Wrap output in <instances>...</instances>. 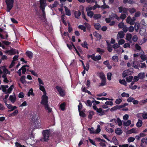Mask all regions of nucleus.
<instances>
[{
	"instance_id": "48",
	"label": "nucleus",
	"mask_w": 147,
	"mask_h": 147,
	"mask_svg": "<svg viewBox=\"0 0 147 147\" xmlns=\"http://www.w3.org/2000/svg\"><path fill=\"white\" fill-rule=\"evenodd\" d=\"M127 10L129 11L130 13H134L136 11V9L134 8L128 9Z\"/></svg>"
},
{
	"instance_id": "2",
	"label": "nucleus",
	"mask_w": 147,
	"mask_h": 147,
	"mask_svg": "<svg viewBox=\"0 0 147 147\" xmlns=\"http://www.w3.org/2000/svg\"><path fill=\"white\" fill-rule=\"evenodd\" d=\"M46 92H44V94L41 97L42 100L40 102L41 104L43 106H46L48 104V97L46 96Z\"/></svg>"
},
{
	"instance_id": "56",
	"label": "nucleus",
	"mask_w": 147,
	"mask_h": 147,
	"mask_svg": "<svg viewBox=\"0 0 147 147\" xmlns=\"http://www.w3.org/2000/svg\"><path fill=\"white\" fill-rule=\"evenodd\" d=\"M94 27L97 30H99L100 28V25L98 23H96L94 24Z\"/></svg>"
},
{
	"instance_id": "21",
	"label": "nucleus",
	"mask_w": 147,
	"mask_h": 147,
	"mask_svg": "<svg viewBox=\"0 0 147 147\" xmlns=\"http://www.w3.org/2000/svg\"><path fill=\"white\" fill-rule=\"evenodd\" d=\"M146 27H144L140 28V33L141 35H143L144 34L146 31Z\"/></svg>"
},
{
	"instance_id": "58",
	"label": "nucleus",
	"mask_w": 147,
	"mask_h": 147,
	"mask_svg": "<svg viewBox=\"0 0 147 147\" xmlns=\"http://www.w3.org/2000/svg\"><path fill=\"white\" fill-rule=\"evenodd\" d=\"M140 58L143 61H144L146 59V56L144 55H142L140 56Z\"/></svg>"
},
{
	"instance_id": "17",
	"label": "nucleus",
	"mask_w": 147,
	"mask_h": 147,
	"mask_svg": "<svg viewBox=\"0 0 147 147\" xmlns=\"http://www.w3.org/2000/svg\"><path fill=\"white\" fill-rule=\"evenodd\" d=\"M115 132L117 134L120 135L122 134L123 131L121 128H117L115 130Z\"/></svg>"
},
{
	"instance_id": "22",
	"label": "nucleus",
	"mask_w": 147,
	"mask_h": 147,
	"mask_svg": "<svg viewBox=\"0 0 147 147\" xmlns=\"http://www.w3.org/2000/svg\"><path fill=\"white\" fill-rule=\"evenodd\" d=\"M18 113V109H16L12 113L9 114V117H13L17 115Z\"/></svg>"
},
{
	"instance_id": "38",
	"label": "nucleus",
	"mask_w": 147,
	"mask_h": 147,
	"mask_svg": "<svg viewBox=\"0 0 147 147\" xmlns=\"http://www.w3.org/2000/svg\"><path fill=\"white\" fill-rule=\"evenodd\" d=\"M25 77L24 76H22L20 79V81L23 84H26V81L25 80Z\"/></svg>"
},
{
	"instance_id": "63",
	"label": "nucleus",
	"mask_w": 147,
	"mask_h": 147,
	"mask_svg": "<svg viewBox=\"0 0 147 147\" xmlns=\"http://www.w3.org/2000/svg\"><path fill=\"white\" fill-rule=\"evenodd\" d=\"M128 30L130 32H132L134 30V28L133 26H131L129 27Z\"/></svg>"
},
{
	"instance_id": "34",
	"label": "nucleus",
	"mask_w": 147,
	"mask_h": 147,
	"mask_svg": "<svg viewBox=\"0 0 147 147\" xmlns=\"http://www.w3.org/2000/svg\"><path fill=\"white\" fill-rule=\"evenodd\" d=\"M107 49L108 50V51L109 52H111L113 50L112 46L110 44L108 43V42L107 41Z\"/></svg>"
},
{
	"instance_id": "61",
	"label": "nucleus",
	"mask_w": 147,
	"mask_h": 147,
	"mask_svg": "<svg viewBox=\"0 0 147 147\" xmlns=\"http://www.w3.org/2000/svg\"><path fill=\"white\" fill-rule=\"evenodd\" d=\"M112 59L113 60L116 62L118 61V57L117 56H113L112 57Z\"/></svg>"
},
{
	"instance_id": "24",
	"label": "nucleus",
	"mask_w": 147,
	"mask_h": 147,
	"mask_svg": "<svg viewBox=\"0 0 147 147\" xmlns=\"http://www.w3.org/2000/svg\"><path fill=\"white\" fill-rule=\"evenodd\" d=\"M75 17L77 19L79 18L81 13L79 11H75L74 13Z\"/></svg>"
},
{
	"instance_id": "5",
	"label": "nucleus",
	"mask_w": 147,
	"mask_h": 147,
	"mask_svg": "<svg viewBox=\"0 0 147 147\" xmlns=\"http://www.w3.org/2000/svg\"><path fill=\"white\" fill-rule=\"evenodd\" d=\"M99 77L101 80V82L99 83V86L106 85V78L104 74H100Z\"/></svg>"
},
{
	"instance_id": "49",
	"label": "nucleus",
	"mask_w": 147,
	"mask_h": 147,
	"mask_svg": "<svg viewBox=\"0 0 147 147\" xmlns=\"http://www.w3.org/2000/svg\"><path fill=\"white\" fill-rule=\"evenodd\" d=\"M121 96L123 97H126L127 98L129 97V95L128 93H126L125 92H124L121 94Z\"/></svg>"
},
{
	"instance_id": "25",
	"label": "nucleus",
	"mask_w": 147,
	"mask_h": 147,
	"mask_svg": "<svg viewBox=\"0 0 147 147\" xmlns=\"http://www.w3.org/2000/svg\"><path fill=\"white\" fill-rule=\"evenodd\" d=\"M14 88V85H12L10 87L8 88L7 90V92L5 93V94H10L11 92V91L12 90L13 88Z\"/></svg>"
},
{
	"instance_id": "51",
	"label": "nucleus",
	"mask_w": 147,
	"mask_h": 147,
	"mask_svg": "<svg viewBox=\"0 0 147 147\" xmlns=\"http://www.w3.org/2000/svg\"><path fill=\"white\" fill-rule=\"evenodd\" d=\"M92 105V102H91V101L90 100H87L86 105L87 106L91 107Z\"/></svg>"
},
{
	"instance_id": "16",
	"label": "nucleus",
	"mask_w": 147,
	"mask_h": 147,
	"mask_svg": "<svg viewBox=\"0 0 147 147\" xmlns=\"http://www.w3.org/2000/svg\"><path fill=\"white\" fill-rule=\"evenodd\" d=\"M9 100L12 103H14L16 100V98L15 94L13 96L10 95Z\"/></svg>"
},
{
	"instance_id": "8",
	"label": "nucleus",
	"mask_w": 147,
	"mask_h": 147,
	"mask_svg": "<svg viewBox=\"0 0 147 147\" xmlns=\"http://www.w3.org/2000/svg\"><path fill=\"white\" fill-rule=\"evenodd\" d=\"M122 77L123 78H125L126 77V79L127 81L128 82H131L132 79H133V76H130L127 77V74H122Z\"/></svg>"
},
{
	"instance_id": "9",
	"label": "nucleus",
	"mask_w": 147,
	"mask_h": 147,
	"mask_svg": "<svg viewBox=\"0 0 147 147\" xmlns=\"http://www.w3.org/2000/svg\"><path fill=\"white\" fill-rule=\"evenodd\" d=\"M28 67L29 66L28 65H26L23 66L21 69H19L18 71L19 74H21V71L22 70V74H24L26 72V70L28 69Z\"/></svg>"
},
{
	"instance_id": "57",
	"label": "nucleus",
	"mask_w": 147,
	"mask_h": 147,
	"mask_svg": "<svg viewBox=\"0 0 147 147\" xmlns=\"http://www.w3.org/2000/svg\"><path fill=\"white\" fill-rule=\"evenodd\" d=\"M119 44H117V43H116L115 44H114L113 46V48L115 49H116L118 48H119Z\"/></svg>"
},
{
	"instance_id": "64",
	"label": "nucleus",
	"mask_w": 147,
	"mask_h": 147,
	"mask_svg": "<svg viewBox=\"0 0 147 147\" xmlns=\"http://www.w3.org/2000/svg\"><path fill=\"white\" fill-rule=\"evenodd\" d=\"M141 142L143 143H144L146 145H147V137L146 138H143L142 139Z\"/></svg>"
},
{
	"instance_id": "26",
	"label": "nucleus",
	"mask_w": 147,
	"mask_h": 147,
	"mask_svg": "<svg viewBox=\"0 0 147 147\" xmlns=\"http://www.w3.org/2000/svg\"><path fill=\"white\" fill-rule=\"evenodd\" d=\"M119 83L122 85H123L125 86H127V83L124 79H119Z\"/></svg>"
},
{
	"instance_id": "50",
	"label": "nucleus",
	"mask_w": 147,
	"mask_h": 147,
	"mask_svg": "<svg viewBox=\"0 0 147 147\" xmlns=\"http://www.w3.org/2000/svg\"><path fill=\"white\" fill-rule=\"evenodd\" d=\"M58 2L57 1H55L52 6H51V8H54L56 7L58 4Z\"/></svg>"
},
{
	"instance_id": "30",
	"label": "nucleus",
	"mask_w": 147,
	"mask_h": 147,
	"mask_svg": "<svg viewBox=\"0 0 147 147\" xmlns=\"http://www.w3.org/2000/svg\"><path fill=\"white\" fill-rule=\"evenodd\" d=\"M66 104L65 102L62 103L60 105L59 107L61 110L63 111L65 109Z\"/></svg>"
},
{
	"instance_id": "60",
	"label": "nucleus",
	"mask_w": 147,
	"mask_h": 147,
	"mask_svg": "<svg viewBox=\"0 0 147 147\" xmlns=\"http://www.w3.org/2000/svg\"><path fill=\"white\" fill-rule=\"evenodd\" d=\"M106 130L107 131H108L109 133V132L111 133H112L114 131L113 129L112 128H106Z\"/></svg>"
},
{
	"instance_id": "13",
	"label": "nucleus",
	"mask_w": 147,
	"mask_h": 147,
	"mask_svg": "<svg viewBox=\"0 0 147 147\" xmlns=\"http://www.w3.org/2000/svg\"><path fill=\"white\" fill-rule=\"evenodd\" d=\"M124 34L123 32L121 31L119 32L117 35V39L118 40L119 39L123 38L124 37Z\"/></svg>"
},
{
	"instance_id": "47",
	"label": "nucleus",
	"mask_w": 147,
	"mask_h": 147,
	"mask_svg": "<svg viewBox=\"0 0 147 147\" xmlns=\"http://www.w3.org/2000/svg\"><path fill=\"white\" fill-rule=\"evenodd\" d=\"M91 129H93V127H91V128H88V131H89L90 132V133L91 134H95V131H94V130H92Z\"/></svg>"
},
{
	"instance_id": "18",
	"label": "nucleus",
	"mask_w": 147,
	"mask_h": 147,
	"mask_svg": "<svg viewBox=\"0 0 147 147\" xmlns=\"http://www.w3.org/2000/svg\"><path fill=\"white\" fill-rule=\"evenodd\" d=\"M96 112L100 116H102L105 115L103 110L100 108H98Z\"/></svg>"
},
{
	"instance_id": "28",
	"label": "nucleus",
	"mask_w": 147,
	"mask_h": 147,
	"mask_svg": "<svg viewBox=\"0 0 147 147\" xmlns=\"http://www.w3.org/2000/svg\"><path fill=\"white\" fill-rule=\"evenodd\" d=\"M133 69H130L125 70L123 73V74H133L134 72L133 71Z\"/></svg>"
},
{
	"instance_id": "44",
	"label": "nucleus",
	"mask_w": 147,
	"mask_h": 147,
	"mask_svg": "<svg viewBox=\"0 0 147 147\" xmlns=\"http://www.w3.org/2000/svg\"><path fill=\"white\" fill-rule=\"evenodd\" d=\"M94 15V13L92 11H89L87 12L88 16L90 18H92Z\"/></svg>"
},
{
	"instance_id": "59",
	"label": "nucleus",
	"mask_w": 147,
	"mask_h": 147,
	"mask_svg": "<svg viewBox=\"0 0 147 147\" xmlns=\"http://www.w3.org/2000/svg\"><path fill=\"white\" fill-rule=\"evenodd\" d=\"M134 100V98L133 97H130L128 98L127 99V101L128 102H132V100Z\"/></svg>"
},
{
	"instance_id": "14",
	"label": "nucleus",
	"mask_w": 147,
	"mask_h": 147,
	"mask_svg": "<svg viewBox=\"0 0 147 147\" xmlns=\"http://www.w3.org/2000/svg\"><path fill=\"white\" fill-rule=\"evenodd\" d=\"M119 12V13H126L128 9L123 7H118Z\"/></svg>"
},
{
	"instance_id": "37",
	"label": "nucleus",
	"mask_w": 147,
	"mask_h": 147,
	"mask_svg": "<svg viewBox=\"0 0 147 147\" xmlns=\"http://www.w3.org/2000/svg\"><path fill=\"white\" fill-rule=\"evenodd\" d=\"M116 123H117L119 126H120L122 125V121L119 118H117V120H116Z\"/></svg>"
},
{
	"instance_id": "19",
	"label": "nucleus",
	"mask_w": 147,
	"mask_h": 147,
	"mask_svg": "<svg viewBox=\"0 0 147 147\" xmlns=\"http://www.w3.org/2000/svg\"><path fill=\"white\" fill-rule=\"evenodd\" d=\"M92 60L94 61H97L101 59V57L100 55H96V56H95V54H94V56Z\"/></svg>"
},
{
	"instance_id": "40",
	"label": "nucleus",
	"mask_w": 147,
	"mask_h": 147,
	"mask_svg": "<svg viewBox=\"0 0 147 147\" xmlns=\"http://www.w3.org/2000/svg\"><path fill=\"white\" fill-rule=\"evenodd\" d=\"M101 17L100 14H94V15L93 18L94 19L97 20L100 18Z\"/></svg>"
},
{
	"instance_id": "54",
	"label": "nucleus",
	"mask_w": 147,
	"mask_h": 147,
	"mask_svg": "<svg viewBox=\"0 0 147 147\" xmlns=\"http://www.w3.org/2000/svg\"><path fill=\"white\" fill-rule=\"evenodd\" d=\"M122 101V100L121 99L119 98L117 99L115 101V103L116 104H119Z\"/></svg>"
},
{
	"instance_id": "11",
	"label": "nucleus",
	"mask_w": 147,
	"mask_h": 147,
	"mask_svg": "<svg viewBox=\"0 0 147 147\" xmlns=\"http://www.w3.org/2000/svg\"><path fill=\"white\" fill-rule=\"evenodd\" d=\"M6 53H8L9 55H14L16 53H18V51L15 49H12L10 50L7 51Z\"/></svg>"
},
{
	"instance_id": "12",
	"label": "nucleus",
	"mask_w": 147,
	"mask_h": 147,
	"mask_svg": "<svg viewBox=\"0 0 147 147\" xmlns=\"http://www.w3.org/2000/svg\"><path fill=\"white\" fill-rule=\"evenodd\" d=\"M142 13L143 16L145 17H147V5H145L143 6L142 11Z\"/></svg>"
},
{
	"instance_id": "41",
	"label": "nucleus",
	"mask_w": 147,
	"mask_h": 147,
	"mask_svg": "<svg viewBox=\"0 0 147 147\" xmlns=\"http://www.w3.org/2000/svg\"><path fill=\"white\" fill-rule=\"evenodd\" d=\"M78 27L79 28L82 30L84 32L86 31V27L82 25H80L78 26Z\"/></svg>"
},
{
	"instance_id": "15",
	"label": "nucleus",
	"mask_w": 147,
	"mask_h": 147,
	"mask_svg": "<svg viewBox=\"0 0 147 147\" xmlns=\"http://www.w3.org/2000/svg\"><path fill=\"white\" fill-rule=\"evenodd\" d=\"M132 66L136 69H139L140 66V63L138 62H134L133 63Z\"/></svg>"
},
{
	"instance_id": "3",
	"label": "nucleus",
	"mask_w": 147,
	"mask_h": 147,
	"mask_svg": "<svg viewBox=\"0 0 147 147\" xmlns=\"http://www.w3.org/2000/svg\"><path fill=\"white\" fill-rule=\"evenodd\" d=\"M7 6V11L9 12L13 6L14 0H5Z\"/></svg>"
},
{
	"instance_id": "52",
	"label": "nucleus",
	"mask_w": 147,
	"mask_h": 147,
	"mask_svg": "<svg viewBox=\"0 0 147 147\" xmlns=\"http://www.w3.org/2000/svg\"><path fill=\"white\" fill-rule=\"evenodd\" d=\"M135 140V138L133 137H129L128 139V142H133Z\"/></svg>"
},
{
	"instance_id": "43",
	"label": "nucleus",
	"mask_w": 147,
	"mask_h": 147,
	"mask_svg": "<svg viewBox=\"0 0 147 147\" xmlns=\"http://www.w3.org/2000/svg\"><path fill=\"white\" fill-rule=\"evenodd\" d=\"M94 36L98 38L99 39H100L101 38V35L97 33H94Z\"/></svg>"
},
{
	"instance_id": "35",
	"label": "nucleus",
	"mask_w": 147,
	"mask_h": 147,
	"mask_svg": "<svg viewBox=\"0 0 147 147\" xmlns=\"http://www.w3.org/2000/svg\"><path fill=\"white\" fill-rule=\"evenodd\" d=\"M142 125V121L140 119H138V121L136 123V126L138 127H141Z\"/></svg>"
},
{
	"instance_id": "31",
	"label": "nucleus",
	"mask_w": 147,
	"mask_h": 147,
	"mask_svg": "<svg viewBox=\"0 0 147 147\" xmlns=\"http://www.w3.org/2000/svg\"><path fill=\"white\" fill-rule=\"evenodd\" d=\"M65 10L66 15L68 16H70L71 15V13L70 10L68 9L67 7H65Z\"/></svg>"
},
{
	"instance_id": "6",
	"label": "nucleus",
	"mask_w": 147,
	"mask_h": 147,
	"mask_svg": "<svg viewBox=\"0 0 147 147\" xmlns=\"http://www.w3.org/2000/svg\"><path fill=\"white\" fill-rule=\"evenodd\" d=\"M55 88L59 92L60 96L62 97L64 96L65 95V90L63 89V88L59 86H57Z\"/></svg>"
},
{
	"instance_id": "4",
	"label": "nucleus",
	"mask_w": 147,
	"mask_h": 147,
	"mask_svg": "<svg viewBox=\"0 0 147 147\" xmlns=\"http://www.w3.org/2000/svg\"><path fill=\"white\" fill-rule=\"evenodd\" d=\"M50 131V129L43 130L42 134L43 136V139L45 141H47L48 140Z\"/></svg>"
},
{
	"instance_id": "36",
	"label": "nucleus",
	"mask_w": 147,
	"mask_h": 147,
	"mask_svg": "<svg viewBox=\"0 0 147 147\" xmlns=\"http://www.w3.org/2000/svg\"><path fill=\"white\" fill-rule=\"evenodd\" d=\"M44 106L45 107V109L46 110L48 111V113H50L52 109L49 106V104H47V105L46 106Z\"/></svg>"
},
{
	"instance_id": "55",
	"label": "nucleus",
	"mask_w": 147,
	"mask_h": 147,
	"mask_svg": "<svg viewBox=\"0 0 147 147\" xmlns=\"http://www.w3.org/2000/svg\"><path fill=\"white\" fill-rule=\"evenodd\" d=\"M88 44L86 42H84L83 44H81V45L83 47L86 48L87 49H88Z\"/></svg>"
},
{
	"instance_id": "1",
	"label": "nucleus",
	"mask_w": 147,
	"mask_h": 147,
	"mask_svg": "<svg viewBox=\"0 0 147 147\" xmlns=\"http://www.w3.org/2000/svg\"><path fill=\"white\" fill-rule=\"evenodd\" d=\"M40 7L42 9V15L44 18H45L46 15L45 12V9L46 6V2L45 0H40Z\"/></svg>"
},
{
	"instance_id": "20",
	"label": "nucleus",
	"mask_w": 147,
	"mask_h": 147,
	"mask_svg": "<svg viewBox=\"0 0 147 147\" xmlns=\"http://www.w3.org/2000/svg\"><path fill=\"white\" fill-rule=\"evenodd\" d=\"M132 37V36L131 34H127L126 36V40L129 41L130 43H131L132 42L131 40Z\"/></svg>"
},
{
	"instance_id": "42",
	"label": "nucleus",
	"mask_w": 147,
	"mask_h": 147,
	"mask_svg": "<svg viewBox=\"0 0 147 147\" xmlns=\"http://www.w3.org/2000/svg\"><path fill=\"white\" fill-rule=\"evenodd\" d=\"M112 20V17L111 16H109V18H106L105 21L106 22L109 23L111 22V21Z\"/></svg>"
},
{
	"instance_id": "46",
	"label": "nucleus",
	"mask_w": 147,
	"mask_h": 147,
	"mask_svg": "<svg viewBox=\"0 0 147 147\" xmlns=\"http://www.w3.org/2000/svg\"><path fill=\"white\" fill-rule=\"evenodd\" d=\"M101 129H100V125H98L97 126V128L96 130L95 131V134H97L99 133Z\"/></svg>"
},
{
	"instance_id": "45",
	"label": "nucleus",
	"mask_w": 147,
	"mask_h": 147,
	"mask_svg": "<svg viewBox=\"0 0 147 147\" xmlns=\"http://www.w3.org/2000/svg\"><path fill=\"white\" fill-rule=\"evenodd\" d=\"M94 114V112L93 111H90L89 112V114L88 115V117L89 119H91L93 115Z\"/></svg>"
},
{
	"instance_id": "39",
	"label": "nucleus",
	"mask_w": 147,
	"mask_h": 147,
	"mask_svg": "<svg viewBox=\"0 0 147 147\" xmlns=\"http://www.w3.org/2000/svg\"><path fill=\"white\" fill-rule=\"evenodd\" d=\"M79 115L80 117H86V115L83 111H79Z\"/></svg>"
},
{
	"instance_id": "33",
	"label": "nucleus",
	"mask_w": 147,
	"mask_h": 147,
	"mask_svg": "<svg viewBox=\"0 0 147 147\" xmlns=\"http://www.w3.org/2000/svg\"><path fill=\"white\" fill-rule=\"evenodd\" d=\"M96 51L99 53L100 54L102 55L105 52V51L104 49L100 48H98L97 49Z\"/></svg>"
},
{
	"instance_id": "32",
	"label": "nucleus",
	"mask_w": 147,
	"mask_h": 147,
	"mask_svg": "<svg viewBox=\"0 0 147 147\" xmlns=\"http://www.w3.org/2000/svg\"><path fill=\"white\" fill-rule=\"evenodd\" d=\"M131 123V121L130 120H128L126 122H124L123 125L124 126L127 127Z\"/></svg>"
},
{
	"instance_id": "62",
	"label": "nucleus",
	"mask_w": 147,
	"mask_h": 147,
	"mask_svg": "<svg viewBox=\"0 0 147 147\" xmlns=\"http://www.w3.org/2000/svg\"><path fill=\"white\" fill-rule=\"evenodd\" d=\"M105 104H106L107 106L108 105L112 106L113 105V102L111 101H107L105 102Z\"/></svg>"
},
{
	"instance_id": "29",
	"label": "nucleus",
	"mask_w": 147,
	"mask_h": 147,
	"mask_svg": "<svg viewBox=\"0 0 147 147\" xmlns=\"http://www.w3.org/2000/svg\"><path fill=\"white\" fill-rule=\"evenodd\" d=\"M139 26L140 24L138 22H137L136 23L135 25L134 28L136 32H137L138 31Z\"/></svg>"
},
{
	"instance_id": "27",
	"label": "nucleus",
	"mask_w": 147,
	"mask_h": 147,
	"mask_svg": "<svg viewBox=\"0 0 147 147\" xmlns=\"http://www.w3.org/2000/svg\"><path fill=\"white\" fill-rule=\"evenodd\" d=\"M30 95L34 96V94L33 93V90L32 88H30L28 92V96H30Z\"/></svg>"
},
{
	"instance_id": "23",
	"label": "nucleus",
	"mask_w": 147,
	"mask_h": 147,
	"mask_svg": "<svg viewBox=\"0 0 147 147\" xmlns=\"http://www.w3.org/2000/svg\"><path fill=\"white\" fill-rule=\"evenodd\" d=\"M26 54L27 56L30 59H32L33 57V54L32 52L27 51L26 52Z\"/></svg>"
},
{
	"instance_id": "7",
	"label": "nucleus",
	"mask_w": 147,
	"mask_h": 147,
	"mask_svg": "<svg viewBox=\"0 0 147 147\" xmlns=\"http://www.w3.org/2000/svg\"><path fill=\"white\" fill-rule=\"evenodd\" d=\"M136 20V19L135 17H133L131 18V17L129 16L127 18L126 22L127 23L129 24L130 25H133L135 24V21Z\"/></svg>"
},
{
	"instance_id": "10",
	"label": "nucleus",
	"mask_w": 147,
	"mask_h": 147,
	"mask_svg": "<svg viewBox=\"0 0 147 147\" xmlns=\"http://www.w3.org/2000/svg\"><path fill=\"white\" fill-rule=\"evenodd\" d=\"M8 70L5 66L1 67L0 69V74H8Z\"/></svg>"
},
{
	"instance_id": "53",
	"label": "nucleus",
	"mask_w": 147,
	"mask_h": 147,
	"mask_svg": "<svg viewBox=\"0 0 147 147\" xmlns=\"http://www.w3.org/2000/svg\"><path fill=\"white\" fill-rule=\"evenodd\" d=\"M125 43V40L124 39H121V38L119 39L118 41V44L120 45L123 44Z\"/></svg>"
}]
</instances>
